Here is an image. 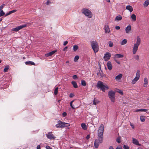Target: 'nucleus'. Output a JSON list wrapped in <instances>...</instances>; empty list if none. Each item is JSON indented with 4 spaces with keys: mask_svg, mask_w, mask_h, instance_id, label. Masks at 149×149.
Listing matches in <instances>:
<instances>
[{
    "mask_svg": "<svg viewBox=\"0 0 149 149\" xmlns=\"http://www.w3.org/2000/svg\"><path fill=\"white\" fill-rule=\"evenodd\" d=\"M104 129V126L103 124H101L99 127L97 133L98 139L95 140L94 143L95 147L96 148L98 147L100 143L103 142Z\"/></svg>",
    "mask_w": 149,
    "mask_h": 149,
    "instance_id": "obj_1",
    "label": "nucleus"
},
{
    "mask_svg": "<svg viewBox=\"0 0 149 149\" xmlns=\"http://www.w3.org/2000/svg\"><path fill=\"white\" fill-rule=\"evenodd\" d=\"M141 42V39L139 36H137L136 38V41L134 45L133 49V54H135L138 49V47Z\"/></svg>",
    "mask_w": 149,
    "mask_h": 149,
    "instance_id": "obj_2",
    "label": "nucleus"
},
{
    "mask_svg": "<svg viewBox=\"0 0 149 149\" xmlns=\"http://www.w3.org/2000/svg\"><path fill=\"white\" fill-rule=\"evenodd\" d=\"M97 86L98 88L100 89L103 92H105L106 89H109V88L108 85H104L103 83L100 81H98Z\"/></svg>",
    "mask_w": 149,
    "mask_h": 149,
    "instance_id": "obj_3",
    "label": "nucleus"
},
{
    "mask_svg": "<svg viewBox=\"0 0 149 149\" xmlns=\"http://www.w3.org/2000/svg\"><path fill=\"white\" fill-rule=\"evenodd\" d=\"M70 124L64 122H62L60 120L58 121V124L56 125V127L57 128L65 127L69 126Z\"/></svg>",
    "mask_w": 149,
    "mask_h": 149,
    "instance_id": "obj_4",
    "label": "nucleus"
},
{
    "mask_svg": "<svg viewBox=\"0 0 149 149\" xmlns=\"http://www.w3.org/2000/svg\"><path fill=\"white\" fill-rule=\"evenodd\" d=\"M91 45L92 48L94 52L96 53L97 52L99 49V46L98 43L96 41H92L91 42Z\"/></svg>",
    "mask_w": 149,
    "mask_h": 149,
    "instance_id": "obj_5",
    "label": "nucleus"
},
{
    "mask_svg": "<svg viewBox=\"0 0 149 149\" xmlns=\"http://www.w3.org/2000/svg\"><path fill=\"white\" fill-rule=\"evenodd\" d=\"M115 92L112 90L110 91L108 93V95L112 102H114L115 100Z\"/></svg>",
    "mask_w": 149,
    "mask_h": 149,
    "instance_id": "obj_6",
    "label": "nucleus"
},
{
    "mask_svg": "<svg viewBox=\"0 0 149 149\" xmlns=\"http://www.w3.org/2000/svg\"><path fill=\"white\" fill-rule=\"evenodd\" d=\"M82 12L86 16H87L89 18H91L92 17L91 12L89 10L84 8L82 10Z\"/></svg>",
    "mask_w": 149,
    "mask_h": 149,
    "instance_id": "obj_7",
    "label": "nucleus"
},
{
    "mask_svg": "<svg viewBox=\"0 0 149 149\" xmlns=\"http://www.w3.org/2000/svg\"><path fill=\"white\" fill-rule=\"evenodd\" d=\"M26 26V24H24L17 27L16 28H13L12 30L13 31L17 32L21 29L24 28Z\"/></svg>",
    "mask_w": 149,
    "mask_h": 149,
    "instance_id": "obj_8",
    "label": "nucleus"
},
{
    "mask_svg": "<svg viewBox=\"0 0 149 149\" xmlns=\"http://www.w3.org/2000/svg\"><path fill=\"white\" fill-rule=\"evenodd\" d=\"M111 55L110 53L109 52H107L105 54H104L103 57L104 60L105 61H107L109 60L111 57Z\"/></svg>",
    "mask_w": 149,
    "mask_h": 149,
    "instance_id": "obj_9",
    "label": "nucleus"
},
{
    "mask_svg": "<svg viewBox=\"0 0 149 149\" xmlns=\"http://www.w3.org/2000/svg\"><path fill=\"white\" fill-rule=\"evenodd\" d=\"M47 137L50 140L54 139L56 138V137L52 134V132H49L47 134H46Z\"/></svg>",
    "mask_w": 149,
    "mask_h": 149,
    "instance_id": "obj_10",
    "label": "nucleus"
},
{
    "mask_svg": "<svg viewBox=\"0 0 149 149\" xmlns=\"http://www.w3.org/2000/svg\"><path fill=\"white\" fill-rule=\"evenodd\" d=\"M132 143L135 145H138L139 146H141V144L139 143V141L136 139L134 138H132Z\"/></svg>",
    "mask_w": 149,
    "mask_h": 149,
    "instance_id": "obj_11",
    "label": "nucleus"
},
{
    "mask_svg": "<svg viewBox=\"0 0 149 149\" xmlns=\"http://www.w3.org/2000/svg\"><path fill=\"white\" fill-rule=\"evenodd\" d=\"M56 52V50L53 51L52 52L48 53L45 54V56L46 57H48L51 56L53 55Z\"/></svg>",
    "mask_w": 149,
    "mask_h": 149,
    "instance_id": "obj_12",
    "label": "nucleus"
},
{
    "mask_svg": "<svg viewBox=\"0 0 149 149\" xmlns=\"http://www.w3.org/2000/svg\"><path fill=\"white\" fill-rule=\"evenodd\" d=\"M104 29L106 33H109L110 32V29L109 26L107 25H105L104 27Z\"/></svg>",
    "mask_w": 149,
    "mask_h": 149,
    "instance_id": "obj_13",
    "label": "nucleus"
},
{
    "mask_svg": "<svg viewBox=\"0 0 149 149\" xmlns=\"http://www.w3.org/2000/svg\"><path fill=\"white\" fill-rule=\"evenodd\" d=\"M107 66L108 69L111 70L112 69V66L111 63V62L110 61H109L107 62Z\"/></svg>",
    "mask_w": 149,
    "mask_h": 149,
    "instance_id": "obj_14",
    "label": "nucleus"
},
{
    "mask_svg": "<svg viewBox=\"0 0 149 149\" xmlns=\"http://www.w3.org/2000/svg\"><path fill=\"white\" fill-rule=\"evenodd\" d=\"M100 70H101V69ZM97 75L99 77H102L105 76L104 74L103 73L101 70L100 71H99V72L97 73Z\"/></svg>",
    "mask_w": 149,
    "mask_h": 149,
    "instance_id": "obj_15",
    "label": "nucleus"
},
{
    "mask_svg": "<svg viewBox=\"0 0 149 149\" xmlns=\"http://www.w3.org/2000/svg\"><path fill=\"white\" fill-rule=\"evenodd\" d=\"M131 30V26L130 25H128L125 29V32L126 33H128Z\"/></svg>",
    "mask_w": 149,
    "mask_h": 149,
    "instance_id": "obj_16",
    "label": "nucleus"
},
{
    "mask_svg": "<svg viewBox=\"0 0 149 149\" xmlns=\"http://www.w3.org/2000/svg\"><path fill=\"white\" fill-rule=\"evenodd\" d=\"M126 9L129 10L130 12H132L133 10V8L130 5L127 6L126 7Z\"/></svg>",
    "mask_w": 149,
    "mask_h": 149,
    "instance_id": "obj_17",
    "label": "nucleus"
},
{
    "mask_svg": "<svg viewBox=\"0 0 149 149\" xmlns=\"http://www.w3.org/2000/svg\"><path fill=\"white\" fill-rule=\"evenodd\" d=\"M122 19V17L120 15H118L116 16L115 19V21H118L121 20Z\"/></svg>",
    "mask_w": 149,
    "mask_h": 149,
    "instance_id": "obj_18",
    "label": "nucleus"
},
{
    "mask_svg": "<svg viewBox=\"0 0 149 149\" xmlns=\"http://www.w3.org/2000/svg\"><path fill=\"white\" fill-rule=\"evenodd\" d=\"M149 5V0L146 1L143 3V5L144 7H147Z\"/></svg>",
    "mask_w": 149,
    "mask_h": 149,
    "instance_id": "obj_19",
    "label": "nucleus"
},
{
    "mask_svg": "<svg viewBox=\"0 0 149 149\" xmlns=\"http://www.w3.org/2000/svg\"><path fill=\"white\" fill-rule=\"evenodd\" d=\"M123 75L121 74H120L117 76L115 77V79L116 80L120 79L122 77Z\"/></svg>",
    "mask_w": 149,
    "mask_h": 149,
    "instance_id": "obj_20",
    "label": "nucleus"
},
{
    "mask_svg": "<svg viewBox=\"0 0 149 149\" xmlns=\"http://www.w3.org/2000/svg\"><path fill=\"white\" fill-rule=\"evenodd\" d=\"M25 64L26 65H35V64L34 62L30 61L26 62Z\"/></svg>",
    "mask_w": 149,
    "mask_h": 149,
    "instance_id": "obj_21",
    "label": "nucleus"
},
{
    "mask_svg": "<svg viewBox=\"0 0 149 149\" xmlns=\"http://www.w3.org/2000/svg\"><path fill=\"white\" fill-rule=\"evenodd\" d=\"M81 126L82 128L84 130H86L87 129V126L84 123H81Z\"/></svg>",
    "mask_w": 149,
    "mask_h": 149,
    "instance_id": "obj_22",
    "label": "nucleus"
},
{
    "mask_svg": "<svg viewBox=\"0 0 149 149\" xmlns=\"http://www.w3.org/2000/svg\"><path fill=\"white\" fill-rule=\"evenodd\" d=\"M71 84L74 88H78V85L76 82L75 81H72L71 82Z\"/></svg>",
    "mask_w": 149,
    "mask_h": 149,
    "instance_id": "obj_23",
    "label": "nucleus"
},
{
    "mask_svg": "<svg viewBox=\"0 0 149 149\" xmlns=\"http://www.w3.org/2000/svg\"><path fill=\"white\" fill-rule=\"evenodd\" d=\"M148 79L147 78H145L144 79V87H146L148 85Z\"/></svg>",
    "mask_w": 149,
    "mask_h": 149,
    "instance_id": "obj_24",
    "label": "nucleus"
},
{
    "mask_svg": "<svg viewBox=\"0 0 149 149\" xmlns=\"http://www.w3.org/2000/svg\"><path fill=\"white\" fill-rule=\"evenodd\" d=\"M131 18L133 21H135L136 20V17L134 14H133L131 16Z\"/></svg>",
    "mask_w": 149,
    "mask_h": 149,
    "instance_id": "obj_25",
    "label": "nucleus"
},
{
    "mask_svg": "<svg viewBox=\"0 0 149 149\" xmlns=\"http://www.w3.org/2000/svg\"><path fill=\"white\" fill-rule=\"evenodd\" d=\"M127 42V40L126 39H124L120 42L121 45H124L126 44Z\"/></svg>",
    "mask_w": 149,
    "mask_h": 149,
    "instance_id": "obj_26",
    "label": "nucleus"
},
{
    "mask_svg": "<svg viewBox=\"0 0 149 149\" xmlns=\"http://www.w3.org/2000/svg\"><path fill=\"white\" fill-rule=\"evenodd\" d=\"M115 56L117 58H120L123 57V55L120 54H117L115 55Z\"/></svg>",
    "mask_w": 149,
    "mask_h": 149,
    "instance_id": "obj_27",
    "label": "nucleus"
},
{
    "mask_svg": "<svg viewBox=\"0 0 149 149\" xmlns=\"http://www.w3.org/2000/svg\"><path fill=\"white\" fill-rule=\"evenodd\" d=\"M147 110L145 109H137L135 111V112H136L138 111H144L146 112V111Z\"/></svg>",
    "mask_w": 149,
    "mask_h": 149,
    "instance_id": "obj_28",
    "label": "nucleus"
},
{
    "mask_svg": "<svg viewBox=\"0 0 149 149\" xmlns=\"http://www.w3.org/2000/svg\"><path fill=\"white\" fill-rule=\"evenodd\" d=\"M9 66L8 65L6 66L4 69L3 71L6 72H7L8 70L9 69Z\"/></svg>",
    "mask_w": 149,
    "mask_h": 149,
    "instance_id": "obj_29",
    "label": "nucleus"
},
{
    "mask_svg": "<svg viewBox=\"0 0 149 149\" xmlns=\"http://www.w3.org/2000/svg\"><path fill=\"white\" fill-rule=\"evenodd\" d=\"M139 80L138 79L136 78H135L132 81V83L133 84H134L136 82Z\"/></svg>",
    "mask_w": 149,
    "mask_h": 149,
    "instance_id": "obj_30",
    "label": "nucleus"
},
{
    "mask_svg": "<svg viewBox=\"0 0 149 149\" xmlns=\"http://www.w3.org/2000/svg\"><path fill=\"white\" fill-rule=\"evenodd\" d=\"M99 102L95 98L94 99L93 101V104L94 105H96L99 103Z\"/></svg>",
    "mask_w": 149,
    "mask_h": 149,
    "instance_id": "obj_31",
    "label": "nucleus"
},
{
    "mask_svg": "<svg viewBox=\"0 0 149 149\" xmlns=\"http://www.w3.org/2000/svg\"><path fill=\"white\" fill-rule=\"evenodd\" d=\"M81 84L82 85L84 86H86V83L85 81L83 80H81Z\"/></svg>",
    "mask_w": 149,
    "mask_h": 149,
    "instance_id": "obj_32",
    "label": "nucleus"
},
{
    "mask_svg": "<svg viewBox=\"0 0 149 149\" xmlns=\"http://www.w3.org/2000/svg\"><path fill=\"white\" fill-rule=\"evenodd\" d=\"M140 120L142 122L145 121V117L141 116L140 117Z\"/></svg>",
    "mask_w": 149,
    "mask_h": 149,
    "instance_id": "obj_33",
    "label": "nucleus"
},
{
    "mask_svg": "<svg viewBox=\"0 0 149 149\" xmlns=\"http://www.w3.org/2000/svg\"><path fill=\"white\" fill-rule=\"evenodd\" d=\"M78 48V47L77 45H74L73 47V49L74 51H76Z\"/></svg>",
    "mask_w": 149,
    "mask_h": 149,
    "instance_id": "obj_34",
    "label": "nucleus"
},
{
    "mask_svg": "<svg viewBox=\"0 0 149 149\" xmlns=\"http://www.w3.org/2000/svg\"><path fill=\"white\" fill-rule=\"evenodd\" d=\"M79 57L78 56H76L74 57V61L76 62L79 59Z\"/></svg>",
    "mask_w": 149,
    "mask_h": 149,
    "instance_id": "obj_35",
    "label": "nucleus"
},
{
    "mask_svg": "<svg viewBox=\"0 0 149 149\" xmlns=\"http://www.w3.org/2000/svg\"><path fill=\"white\" fill-rule=\"evenodd\" d=\"M109 46L110 47H112L113 46V42L111 41H109L108 42Z\"/></svg>",
    "mask_w": 149,
    "mask_h": 149,
    "instance_id": "obj_36",
    "label": "nucleus"
},
{
    "mask_svg": "<svg viewBox=\"0 0 149 149\" xmlns=\"http://www.w3.org/2000/svg\"><path fill=\"white\" fill-rule=\"evenodd\" d=\"M58 87H56L55 88V89L54 91V94L55 95H56L58 93Z\"/></svg>",
    "mask_w": 149,
    "mask_h": 149,
    "instance_id": "obj_37",
    "label": "nucleus"
},
{
    "mask_svg": "<svg viewBox=\"0 0 149 149\" xmlns=\"http://www.w3.org/2000/svg\"><path fill=\"white\" fill-rule=\"evenodd\" d=\"M5 13L3 10H0V17L4 15Z\"/></svg>",
    "mask_w": 149,
    "mask_h": 149,
    "instance_id": "obj_38",
    "label": "nucleus"
},
{
    "mask_svg": "<svg viewBox=\"0 0 149 149\" xmlns=\"http://www.w3.org/2000/svg\"><path fill=\"white\" fill-rule=\"evenodd\" d=\"M124 149H130L129 147L125 145H124L123 146Z\"/></svg>",
    "mask_w": 149,
    "mask_h": 149,
    "instance_id": "obj_39",
    "label": "nucleus"
},
{
    "mask_svg": "<svg viewBox=\"0 0 149 149\" xmlns=\"http://www.w3.org/2000/svg\"><path fill=\"white\" fill-rule=\"evenodd\" d=\"M74 101V100H72V101H71L70 103V105L72 108L73 109H74L75 108V107H74V106L72 105V104L73 102Z\"/></svg>",
    "mask_w": 149,
    "mask_h": 149,
    "instance_id": "obj_40",
    "label": "nucleus"
},
{
    "mask_svg": "<svg viewBox=\"0 0 149 149\" xmlns=\"http://www.w3.org/2000/svg\"><path fill=\"white\" fill-rule=\"evenodd\" d=\"M117 92L119 93L121 95H123V92L122 91L119 89H118V90L117 91Z\"/></svg>",
    "mask_w": 149,
    "mask_h": 149,
    "instance_id": "obj_41",
    "label": "nucleus"
},
{
    "mask_svg": "<svg viewBox=\"0 0 149 149\" xmlns=\"http://www.w3.org/2000/svg\"><path fill=\"white\" fill-rule=\"evenodd\" d=\"M134 58L137 61H138L139 60V57L138 55H135L134 56Z\"/></svg>",
    "mask_w": 149,
    "mask_h": 149,
    "instance_id": "obj_42",
    "label": "nucleus"
},
{
    "mask_svg": "<svg viewBox=\"0 0 149 149\" xmlns=\"http://www.w3.org/2000/svg\"><path fill=\"white\" fill-rule=\"evenodd\" d=\"M16 11H17V10H13L9 11V13H10V14L13 13H15Z\"/></svg>",
    "mask_w": 149,
    "mask_h": 149,
    "instance_id": "obj_43",
    "label": "nucleus"
},
{
    "mask_svg": "<svg viewBox=\"0 0 149 149\" xmlns=\"http://www.w3.org/2000/svg\"><path fill=\"white\" fill-rule=\"evenodd\" d=\"M136 74V75H138L140 76V71L139 70H138L137 71Z\"/></svg>",
    "mask_w": 149,
    "mask_h": 149,
    "instance_id": "obj_44",
    "label": "nucleus"
},
{
    "mask_svg": "<svg viewBox=\"0 0 149 149\" xmlns=\"http://www.w3.org/2000/svg\"><path fill=\"white\" fill-rule=\"evenodd\" d=\"M116 141L118 143H120V140L119 138H117Z\"/></svg>",
    "mask_w": 149,
    "mask_h": 149,
    "instance_id": "obj_45",
    "label": "nucleus"
},
{
    "mask_svg": "<svg viewBox=\"0 0 149 149\" xmlns=\"http://www.w3.org/2000/svg\"><path fill=\"white\" fill-rule=\"evenodd\" d=\"M72 78L74 79H77V77L76 75H74L72 76Z\"/></svg>",
    "mask_w": 149,
    "mask_h": 149,
    "instance_id": "obj_46",
    "label": "nucleus"
},
{
    "mask_svg": "<svg viewBox=\"0 0 149 149\" xmlns=\"http://www.w3.org/2000/svg\"><path fill=\"white\" fill-rule=\"evenodd\" d=\"M130 125L131 126V127L133 128L134 129V125H133V124H132L131 122L130 123Z\"/></svg>",
    "mask_w": 149,
    "mask_h": 149,
    "instance_id": "obj_47",
    "label": "nucleus"
},
{
    "mask_svg": "<svg viewBox=\"0 0 149 149\" xmlns=\"http://www.w3.org/2000/svg\"><path fill=\"white\" fill-rule=\"evenodd\" d=\"M47 149H52V148L50 146H47L45 147Z\"/></svg>",
    "mask_w": 149,
    "mask_h": 149,
    "instance_id": "obj_48",
    "label": "nucleus"
},
{
    "mask_svg": "<svg viewBox=\"0 0 149 149\" xmlns=\"http://www.w3.org/2000/svg\"><path fill=\"white\" fill-rule=\"evenodd\" d=\"M62 115L63 117H65L67 116V113L65 112H63Z\"/></svg>",
    "mask_w": 149,
    "mask_h": 149,
    "instance_id": "obj_49",
    "label": "nucleus"
},
{
    "mask_svg": "<svg viewBox=\"0 0 149 149\" xmlns=\"http://www.w3.org/2000/svg\"><path fill=\"white\" fill-rule=\"evenodd\" d=\"M115 28L116 30H119L120 29V27L119 26H116Z\"/></svg>",
    "mask_w": 149,
    "mask_h": 149,
    "instance_id": "obj_50",
    "label": "nucleus"
},
{
    "mask_svg": "<svg viewBox=\"0 0 149 149\" xmlns=\"http://www.w3.org/2000/svg\"><path fill=\"white\" fill-rule=\"evenodd\" d=\"M68 43V42L67 41H66L63 43V45L64 46L66 45Z\"/></svg>",
    "mask_w": 149,
    "mask_h": 149,
    "instance_id": "obj_51",
    "label": "nucleus"
},
{
    "mask_svg": "<svg viewBox=\"0 0 149 149\" xmlns=\"http://www.w3.org/2000/svg\"><path fill=\"white\" fill-rule=\"evenodd\" d=\"M90 135L88 134L87 136L86 137V139H88L90 138Z\"/></svg>",
    "mask_w": 149,
    "mask_h": 149,
    "instance_id": "obj_52",
    "label": "nucleus"
},
{
    "mask_svg": "<svg viewBox=\"0 0 149 149\" xmlns=\"http://www.w3.org/2000/svg\"><path fill=\"white\" fill-rule=\"evenodd\" d=\"M74 96V95L73 94L71 93L69 97H73Z\"/></svg>",
    "mask_w": 149,
    "mask_h": 149,
    "instance_id": "obj_53",
    "label": "nucleus"
},
{
    "mask_svg": "<svg viewBox=\"0 0 149 149\" xmlns=\"http://www.w3.org/2000/svg\"><path fill=\"white\" fill-rule=\"evenodd\" d=\"M68 47L66 46L63 49V51H66V49H68Z\"/></svg>",
    "mask_w": 149,
    "mask_h": 149,
    "instance_id": "obj_54",
    "label": "nucleus"
},
{
    "mask_svg": "<svg viewBox=\"0 0 149 149\" xmlns=\"http://www.w3.org/2000/svg\"><path fill=\"white\" fill-rule=\"evenodd\" d=\"M37 149H41L40 146L39 145H38L37 147Z\"/></svg>",
    "mask_w": 149,
    "mask_h": 149,
    "instance_id": "obj_55",
    "label": "nucleus"
},
{
    "mask_svg": "<svg viewBox=\"0 0 149 149\" xmlns=\"http://www.w3.org/2000/svg\"><path fill=\"white\" fill-rule=\"evenodd\" d=\"M140 76H139L138 75H136V76L135 77V78H136L138 79H139V78L140 77Z\"/></svg>",
    "mask_w": 149,
    "mask_h": 149,
    "instance_id": "obj_56",
    "label": "nucleus"
},
{
    "mask_svg": "<svg viewBox=\"0 0 149 149\" xmlns=\"http://www.w3.org/2000/svg\"><path fill=\"white\" fill-rule=\"evenodd\" d=\"M50 3V2L49 0H48L46 2L47 5H49Z\"/></svg>",
    "mask_w": 149,
    "mask_h": 149,
    "instance_id": "obj_57",
    "label": "nucleus"
},
{
    "mask_svg": "<svg viewBox=\"0 0 149 149\" xmlns=\"http://www.w3.org/2000/svg\"><path fill=\"white\" fill-rule=\"evenodd\" d=\"M3 7L2 6H0V10H2V9H3Z\"/></svg>",
    "mask_w": 149,
    "mask_h": 149,
    "instance_id": "obj_58",
    "label": "nucleus"
},
{
    "mask_svg": "<svg viewBox=\"0 0 149 149\" xmlns=\"http://www.w3.org/2000/svg\"><path fill=\"white\" fill-rule=\"evenodd\" d=\"M109 149H114L112 146H110Z\"/></svg>",
    "mask_w": 149,
    "mask_h": 149,
    "instance_id": "obj_59",
    "label": "nucleus"
},
{
    "mask_svg": "<svg viewBox=\"0 0 149 149\" xmlns=\"http://www.w3.org/2000/svg\"><path fill=\"white\" fill-rule=\"evenodd\" d=\"M10 13H9V12L8 13H6V15H5V16H8V15H10Z\"/></svg>",
    "mask_w": 149,
    "mask_h": 149,
    "instance_id": "obj_60",
    "label": "nucleus"
},
{
    "mask_svg": "<svg viewBox=\"0 0 149 149\" xmlns=\"http://www.w3.org/2000/svg\"><path fill=\"white\" fill-rule=\"evenodd\" d=\"M116 149H122V148L120 147H117Z\"/></svg>",
    "mask_w": 149,
    "mask_h": 149,
    "instance_id": "obj_61",
    "label": "nucleus"
},
{
    "mask_svg": "<svg viewBox=\"0 0 149 149\" xmlns=\"http://www.w3.org/2000/svg\"><path fill=\"white\" fill-rule=\"evenodd\" d=\"M116 62H117V63H118L119 64H120V62L119 61H117L116 60Z\"/></svg>",
    "mask_w": 149,
    "mask_h": 149,
    "instance_id": "obj_62",
    "label": "nucleus"
},
{
    "mask_svg": "<svg viewBox=\"0 0 149 149\" xmlns=\"http://www.w3.org/2000/svg\"><path fill=\"white\" fill-rule=\"evenodd\" d=\"M1 6L3 7L5 6V4H3Z\"/></svg>",
    "mask_w": 149,
    "mask_h": 149,
    "instance_id": "obj_63",
    "label": "nucleus"
},
{
    "mask_svg": "<svg viewBox=\"0 0 149 149\" xmlns=\"http://www.w3.org/2000/svg\"><path fill=\"white\" fill-rule=\"evenodd\" d=\"M60 101H61V100H58V102H60Z\"/></svg>",
    "mask_w": 149,
    "mask_h": 149,
    "instance_id": "obj_64",
    "label": "nucleus"
}]
</instances>
